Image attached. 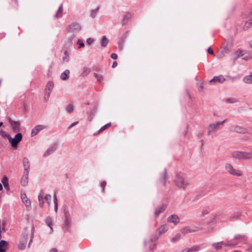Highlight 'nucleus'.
<instances>
[{
	"instance_id": "nucleus-1",
	"label": "nucleus",
	"mask_w": 252,
	"mask_h": 252,
	"mask_svg": "<svg viewBox=\"0 0 252 252\" xmlns=\"http://www.w3.org/2000/svg\"><path fill=\"white\" fill-rule=\"evenodd\" d=\"M232 157L239 160H249L252 158V151H235L232 153Z\"/></svg>"
},
{
	"instance_id": "nucleus-2",
	"label": "nucleus",
	"mask_w": 252,
	"mask_h": 252,
	"mask_svg": "<svg viewBox=\"0 0 252 252\" xmlns=\"http://www.w3.org/2000/svg\"><path fill=\"white\" fill-rule=\"evenodd\" d=\"M174 182L178 188L184 189H186L189 185L188 181L185 180L184 178L179 174L176 175Z\"/></svg>"
},
{
	"instance_id": "nucleus-3",
	"label": "nucleus",
	"mask_w": 252,
	"mask_h": 252,
	"mask_svg": "<svg viewBox=\"0 0 252 252\" xmlns=\"http://www.w3.org/2000/svg\"><path fill=\"white\" fill-rule=\"evenodd\" d=\"M227 119H225L221 122H217L216 123H212L209 125L208 127V135H209L211 133L217 131L220 128L221 126L226 122Z\"/></svg>"
},
{
	"instance_id": "nucleus-4",
	"label": "nucleus",
	"mask_w": 252,
	"mask_h": 252,
	"mask_svg": "<svg viewBox=\"0 0 252 252\" xmlns=\"http://www.w3.org/2000/svg\"><path fill=\"white\" fill-rule=\"evenodd\" d=\"M29 237V233L27 231V228H25V231L23 232L22 238L17 245L18 248L20 250H24L26 248L27 240Z\"/></svg>"
},
{
	"instance_id": "nucleus-5",
	"label": "nucleus",
	"mask_w": 252,
	"mask_h": 252,
	"mask_svg": "<svg viewBox=\"0 0 252 252\" xmlns=\"http://www.w3.org/2000/svg\"><path fill=\"white\" fill-rule=\"evenodd\" d=\"M11 144V146L16 147L22 139V134L21 133H17L14 138H12L10 135H6Z\"/></svg>"
},
{
	"instance_id": "nucleus-6",
	"label": "nucleus",
	"mask_w": 252,
	"mask_h": 252,
	"mask_svg": "<svg viewBox=\"0 0 252 252\" xmlns=\"http://www.w3.org/2000/svg\"><path fill=\"white\" fill-rule=\"evenodd\" d=\"M226 171L230 174L235 176H241L243 175L241 170L234 168L230 163H226L225 166Z\"/></svg>"
},
{
	"instance_id": "nucleus-7",
	"label": "nucleus",
	"mask_w": 252,
	"mask_h": 252,
	"mask_svg": "<svg viewBox=\"0 0 252 252\" xmlns=\"http://www.w3.org/2000/svg\"><path fill=\"white\" fill-rule=\"evenodd\" d=\"M230 130L231 131L239 133H245L247 132V129L245 128L237 125L231 126Z\"/></svg>"
},
{
	"instance_id": "nucleus-8",
	"label": "nucleus",
	"mask_w": 252,
	"mask_h": 252,
	"mask_svg": "<svg viewBox=\"0 0 252 252\" xmlns=\"http://www.w3.org/2000/svg\"><path fill=\"white\" fill-rule=\"evenodd\" d=\"M81 28V27L78 23L74 22L68 25L66 30L68 32H74L80 30Z\"/></svg>"
},
{
	"instance_id": "nucleus-9",
	"label": "nucleus",
	"mask_w": 252,
	"mask_h": 252,
	"mask_svg": "<svg viewBox=\"0 0 252 252\" xmlns=\"http://www.w3.org/2000/svg\"><path fill=\"white\" fill-rule=\"evenodd\" d=\"M226 80V79L222 75L218 76H214L213 79H212L210 81V83H223Z\"/></svg>"
},
{
	"instance_id": "nucleus-10",
	"label": "nucleus",
	"mask_w": 252,
	"mask_h": 252,
	"mask_svg": "<svg viewBox=\"0 0 252 252\" xmlns=\"http://www.w3.org/2000/svg\"><path fill=\"white\" fill-rule=\"evenodd\" d=\"M46 126L44 125H37L33 128L31 132V136L33 137L37 134L38 132L45 128Z\"/></svg>"
},
{
	"instance_id": "nucleus-11",
	"label": "nucleus",
	"mask_w": 252,
	"mask_h": 252,
	"mask_svg": "<svg viewBox=\"0 0 252 252\" xmlns=\"http://www.w3.org/2000/svg\"><path fill=\"white\" fill-rule=\"evenodd\" d=\"M9 123L10 124L13 131L14 132H17L20 130V123L19 122L14 121L9 119Z\"/></svg>"
},
{
	"instance_id": "nucleus-12",
	"label": "nucleus",
	"mask_w": 252,
	"mask_h": 252,
	"mask_svg": "<svg viewBox=\"0 0 252 252\" xmlns=\"http://www.w3.org/2000/svg\"><path fill=\"white\" fill-rule=\"evenodd\" d=\"M167 221L169 222L173 223L174 224H177L180 222V219L179 217L175 214L171 215L167 218Z\"/></svg>"
},
{
	"instance_id": "nucleus-13",
	"label": "nucleus",
	"mask_w": 252,
	"mask_h": 252,
	"mask_svg": "<svg viewBox=\"0 0 252 252\" xmlns=\"http://www.w3.org/2000/svg\"><path fill=\"white\" fill-rule=\"evenodd\" d=\"M54 88V83L52 81H49L46 86L45 92H46V95H47V99L49 98L50 94Z\"/></svg>"
},
{
	"instance_id": "nucleus-14",
	"label": "nucleus",
	"mask_w": 252,
	"mask_h": 252,
	"mask_svg": "<svg viewBox=\"0 0 252 252\" xmlns=\"http://www.w3.org/2000/svg\"><path fill=\"white\" fill-rule=\"evenodd\" d=\"M23 164L24 168V172H29L30 168V163L29 159L25 157L23 160Z\"/></svg>"
},
{
	"instance_id": "nucleus-15",
	"label": "nucleus",
	"mask_w": 252,
	"mask_h": 252,
	"mask_svg": "<svg viewBox=\"0 0 252 252\" xmlns=\"http://www.w3.org/2000/svg\"><path fill=\"white\" fill-rule=\"evenodd\" d=\"M21 199L27 208L31 207V201L25 193L21 194Z\"/></svg>"
},
{
	"instance_id": "nucleus-16",
	"label": "nucleus",
	"mask_w": 252,
	"mask_h": 252,
	"mask_svg": "<svg viewBox=\"0 0 252 252\" xmlns=\"http://www.w3.org/2000/svg\"><path fill=\"white\" fill-rule=\"evenodd\" d=\"M29 172H24L21 183L22 186H26L28 183Z\"/></svg>"
},
{
	"instance_id": "nucleus-17",
	"label": "nucleus",
	"mask_w": 252,
	"mask_h": 252,
	"mask_svg": "<svg viewBox=\"0 0 252 252\" xmlns=\"http://www.w3.org/2000/svg\"><path fill=\"white\" fill-rule=\"evenodd\" d=\"M168 230V226L167 224L161 225L157 230L159 235H161Z\"/></svg>"
},
{
	"instance_id": "nucleus-18",
	"label": "nucleus",
	"mask_w": 252,
	"mask_h": 252,
	"mask_svg": "<svg viewBox=\"0 0 252 252\" xmlns=\"http://www.w3.org/2000/svg\"><path fill=\"white\" fill-rule=\"evenodd\" d=\"M185 249L187 252H197L201 249V246L200 245H195L191 248Z\"/></svg>"
},
{
	"instance_id": "nucleus-19",
	"label": "nucleus",
	"mask_w": 252,
	"mask_h": 252,
	"mask_svg": "<svg viewBox=\"0 0 252 252\" xmlns=\"http://www.w3.org/2000/svg\"><path fill=\"white\" fill-rule=\"evenodd\" d=\"M231 51V45L230 46H226L224 47L220 53V57H223L225 55L228 54Z\"/></svg>"
},
{
	"instance_id": "nucleus-20",
	"label": "nucleus",
	"mask_w": 252,
	"mask_h": 252,
	"mask_svg": "<svg viewBox=\"0 0 252 252\" xmlns=\"http://www.w3.org/2000/svg\"><path fill=\"white\" fill-rule=\"evenodd\" d=\"M249 18V20H248L245 23V26H244V28L245 30L248 29L251 26H252V10L250 12Z\"/></svg>"
},
{
	"instance_id": "nucleus-21",
	"label": "nucleus",
	"mask_w": 252,
	"mask_h": 252,
	"mask_svg": "<svg viewBox=\"0 0 252 252\" xmlns=\"http://www.w3.org/2000/svg\"><path fill=\"white\" fill-rule=\"evenodd\" d=\"M234 239L236 240H239L240 242H245L248 240V237L245 235H236L234 236Z\"/></svg>"
},
{
	"instance_id": "nucleus-22",
	"label": "nucleus",
	"mask_w": 252,
	"mask_h": 252,
	"mask_svg": "<svg viewBox=\"0 0 252 252\" xmlns=\"http://www.w3.org/2000/svg\"><path fill=\"white\" fill-rule=\"evenodd\" d=\"M243 81L247 84H252V72H251L249 75L245 76L243 78Z\"/></svg>"
},
{
	"instance_id": "nucleus-23",
	"label": "nucleus",
	"mask_w": 252,
	"mask_h": 252,
	"mask_svg": "<svg viewBox=\"0 0 252 252\" xmlns=\"http://www.w3.org/2000/svg\"><path fill=\"white\" fill-rule=\"evenodd\" d=\"M246 53V51L242 50H238L234 53V55L235 56L234 60H236L238 58L243 56Z\"/></svg>"
},
{
	"instance_id": "nucleus-24",
	"label": "nucleus",
	"mask_w": 252,
	"mask_h": 252,
	"mask_svg": "<svg viewBox=\"0 0 252 252\" xmlns=\"http://www.w3.org/2000/svg\"><path fill=\"white\" fill-rule=\"evenodd\" d=\"M165 208V206L163 205H162L158 207L157 208L155 212V215L156 217H158L159 214L163 212Z\"/></svg>"
},
{
	"instance_id": "nucleus-25",
	"label": "nucleus",
	"mask_w": 252,
	"mask_h": 252,
	"mask_svg": "<svg viewBox=\"0 0 252 252\" xmlns=\"http://www.w3.org/2000/svg\"><path fill=\"white\" fill-rule=\"evenodd\" d=\"M63 12V4L62 3L60 5L56 14L54 16L55 18H61L62 16Z\"/></svg>"
},
{
	"instance_id": "nucleus-26",
	"label": "nucleus",
	"mask_w": 252,
	"mask_h": 252,
	"mask_svg": "<svg viewBox=\"0 0 252 252\" xmlns=\"http://www.w3.org/2000/svg\"><path fill=\"white\" fill-rule=\"evenodd\" d=\"M70 71L68 69L65 70L61 75V78L63 80H66L69 76Z\"/></svg>"
},
{
	"instance_id": "nucleus-27",
	"label": "nucleus",
	"mask_w": 252,
	"mask_h": 252,
	"mask_svg": "<svg viewBox=\"0 0 252 252\" xmlns=\"http://www.w3.org/2000/svg\"><path fill=\"white\" fill-rule=\"evenodd\" d=\"M8 244L6 241L1 240L0 241V252H5Z\"/></svg>"
},
{
	"instance_id": "nucleus-28",
	"label": "nucleus",
	"mask_w": 252,
	"mask_h": 252,
	"mask_svg": "<svg viewBox=\"0 0 252 252\" xmlns=\"http://www.w3.org/2000/svg\"><path fill=\"white\" fill-rule=\"evenodd\" d=\"M131 18V15L130 14V13L129 12H127V13H126L124 16H123V19H122V22L124 24H126L127 21L130 19Z\"/></svg>"
},
{
	"instance_id": "nucleus-29",
	"label": "nucleus",
	"mask_w": 252,
	"mask_h": 252,
	"mask_svg": "<svg viewBox=\"0 0 252 252\" xmlns=\"http://www.w3.org/2000/svg\"><path fill=\"white\" fill-rule=\"evenodd\" d=\"M45 222L46 224L50 228L51 233L53 232V229L52 227V221L51 218L50 217H47L45 219Z\"/></svg>"
},
{
	"instance_id": "nucleus-30",
	"label": "nucleus",
	"mask_w": 252,
	"mask_h": 252,
	"mask_svg": "<svg viewBox=\"0 0 252 252\" xmlns=\"http://www.w3.org/2000/svg\"><path fill=\"white\" fill-rule=\"evenodd\" d=\"M38 201H39V205L40 207L41 208H43V206H44V197L43 194L42 193H40L38 195Z\"/></svg>"
},
{
	"instance_id": "nucleus-31",
	"label": "nucleus",
	"mask_w": 252,
	"mask_h": 252,
	"mask_svg": "<svg viewBox=\"0 0 252 252\" xmlns=\"http://www.w3.org/2000/svg\"><path fill=\"white\" fill-rule=\"evenodd\" d=\"M109 39L105 35L102 36L101 40V46L103 47H106L109 42Z\"/></svg>"
},
{
	"instance_id": "nucleus-32",
	"label": "nucleus",
	"mask_w": 252,
	"mask_h": 252,
	"mask_svg": "<svg viewBox=\"0 0 252 252\" xmlns=\"http://www.w3.org/2000/svg\"><path fill=\"white\" fill-rule=\"evenodd\" d=\"M195 231V229H194L193 228H190L189 227H184L181 230V232L184 234L194 232Z\"/></svg>"
},
{
	"instance_id": "nucleus-33",
	"label": "nucleus",
	"mask_w": 252,
	"mask_h": 252,
	"mask_svg": "<svg viewBox=\"0 0 252 252\" xmlns=\"http://www.w3.org/2000/svg\"><path fill=\"white\" fill-rule=\"evenodd\" d=\"M55 148H56L55 147H50L49 149H47V150L44 154L43 156L44 157H48V156L50 155L55 150Z\"/></svg>"
},
{
	"instance_id": "nucleus-34",
	"label": "nucleus",
	"mask_w": 252,
	"mask_h": 252,
	"mask_svg": "<svg viewBox=\"0 0 252 252\" xmlns=\"http://www.w3.org/2000/svg\"><path fill=\"white\" fill-rule=\"evenodd\" d=\"M90 68L87 67H84L83 68L82 72L81 74V76L83 77L87 76L90 73Z\"/></svg>"
},
{
	"instance_id": "nucleus-35",
	"label": "nucleus",
	"mask_w": 252,
	"mask_h": 252,
	"mask_svg": "<svg viewBox=\"0 0 252 252\" xmlns=\"http://www.w3.org/2000/svg\"><path fill=\"white\" fill-rule=\"evenodd\" d=\"M223 242H217L213 243L212 246L213 247L215 248L217 250H219L221 249Z\"/></svg>"
},
{
	"instance_id": "nucleus-36",
	"label": "nucleus",
	"mask_w": 252,
	"mask_h": 252,
	"mask_svg": "<svg viewBox=\"0 0 252 252\" xmlns=\"http://www.w3.org/2000/svg\"><path fill=\"white\" fill-rule=\"evenodd\" d=\"M28 233H29V236L30 235V237H31V239L30 240V241H29V244H28V247L30 248L31 247V244L32 242V240L33 238V235H34L33 228H32V229L30 231V232H28Z\"/></svg>"
},
{
	"instance_id": "nucleus-37",
	"label": "nucleus",
	"mask_w": 252,
	"mask_h": 252,
	"mask_svg": "<svg viewBox=\"0 0 252 252\" xmlns=\"http://www.w3.org/2000/svg\"><path fill=\"white\" fill-rule=\"evenodd\" d=\"M94 75L99 83L101 82L103 80V77L102 75L96 73H94Z\"/></svg>"
},
{
	"instance_id": "nucleus-38",
	"label": "nucleus",
	"mask_w": 252,
	"mask_h": 252,
	"mask_svg": "<svg viewBox=\"0 0 252 252\" xmlns=\"http://www.w3.org/2000/svg\"><path fill=\"white\" fill-rule=\"evenodd\" d=\"M44 199L47 203L48 206L51 204V196L50 194H47L44 196Z\"/></svg>"
},
{
	"instance_id": "nucleus-39",
	"label": "nucleus",
	"mask_w": 252,
	"mask_h": 252,
	"mask_svg": "<svg viewBox=\"0 0 252 252\" xmlns=\"http://www.w3.org/2000/svg\"><path fill=\"white\" fill-rule=\"evenodd\" d=\"M238 244L237 242H233L232 241H228L224 244L225 247H234Z\"/></svg>"
},
{
	"instance_id": "nucleus-40",
	"label": "nucleus",
	"mask_w": 252,
	"mask_h": 252,
	"mask_svg": "<svg viewBox=\"0 0 252 252\" xmlns=\"http://www.w3.org/2000/svg\"><path fill=\"white\" fill-rule=\"evenodd\" d=\"M99 10V7H97L96 8L94 9L92 11L91 13V16L92 18H94L96 16Z\"/></svg>"
},
{
	"instance_id": "nucleus-41",
	"label": "nucleus",
	"mask_w": 252,
	"mask_h": 252,
	"mask_svg": "<svg viewBox=\"0 0 252 252\" xmlns=\"http://www.w3.org/2000/svg\"><path fill=\"white\" fill-rule=\"evenodd\" d=\"M225 78L226 79V80H230L232 82L238 79L236 76H231L230 75H226Z\"/></svg>"
},
{
	"instance_id": "nucleus-42",
	"label": "nucleus",
	"mask_w": 252,
	"mask_h": 252,
	"mask_svg": "<svg viewBox=\"0 0 252 252\" xmlns=\"http://www.w3.org/2000/svg\"><path fill=\"white\" fill-rule=\"evenodd\" d=\"M227 103H236L239 101L238 99L236 98H227L226 100Z\"/></svg>"
},
{
	"instance_id": "nucleus-43",
	"label": "nucleus",
	"mask_w": 252,
	"mask_h": 252,
	"mask_svg": "<svg viewBox=\"0 0 252 252\" xmlns=\"http://www.w3.org/2000/svg\"><path fill=\"white\" fill-rule=\"evenodd\" d=\"M1 182L4 187H7L8 186V179L6 176L3 177Z\"/></svg>"
},
{
	"instance_id": "nucleus-44",
	"label": "nucleus",
	"mask_w": 252,
	"mask_h": 252,
	"mask_svg": "<svg viewBox=\"0 0 252 252\" xmlns=\"http://www.w3.org/2000/svg\"><path fill=\"white\" fill-rule=\"evenodd\" d=\"M166 176H167V171H166V169H165L164 171L163 174V179L161 181L162 184L164 186L166 185L165 179H166Z\"/></svg>"
},
{
	"instance_id": "nucleus-45",
	"label": "nucleus",
	"mask_w": 252,
	"mask_h": 252,
	"mask_svg": "<svg viewBox=\"0 0 252 252\" xmlns=\"http://www.w3.org/2000/svg\"><path fill=\"white\" fill-rule=\"evenodd\" d=\"M181 238V235L179 233L177 234L174 237L171 239V242H175L178 241Z\"/></svg>"
},
{
	"instance_id": "nucleus-46",
	"label": "nucleus",
	"mask_w": 252,
	"mask_h": 252,
	"mask_svg": "<svg viewBox=\"0 0 252 252\" xmlns=\"http://www.w3.org/2000/svg\"><path fill=\"white\" fill-rule=\"evenodd\" d=\"M54 203L55 206V211L56 212L58 211V200L56 195L54 196Z\"/></svg>"
},
{
	"instance_id": "nucleus-47",
	"label": "nucleus",
	"mask_w": 252,
	"mask_h": 252,
	"mask_svg": "<svg viewBox=\"0 0 252 252\" xmlns=\"http://www.w3.org/2000/svg\"><path fill=\"white\" fill-rule=\"evenodd\" d=\"M64 216L65 219L68 220V219H70V214L69 211L67 210H65L64 212Z\"/></svg>"
},
{
	"instance_id": "nucleus-48",
	"label": "nucleus",
	"mask_w": 252,
	"mask_h": 252,
	"mask_svg": "<svg viewBox=\"0 0 252 252\" xmlns=\"http://www.w3.org/2000/svg\"><path fill=\"white\" fill-rule=\"evenodd\" d=\"M73 110V105L72 103L69 104L67 107V111L69 113H71Z\"/></svg>"
},
{
	"instance_id": "nucleus-49",
	"label": "nucleus",
	"mask_w": 252,
	"mask_h": 252,
	"mask_svg": "<svg viewBox=\"0 0 252 252\" xmlns=\"http://www.w3.org/2000/svg\"><path fill=\"white\" fill-rule=\"evenodd\" d=\"M77 43L79 45V48H83L85 46L84 43H83V41L81 40V39H78Z\"/></svg>"
},
{
	"instance_id": "nucleus-50",
	"label": "nucleus",
	"mask_w": 252,
	"mask_h": 252,
	"mask_svg": "<svg viewBox=\"0 0 252 252\" xmlns=\"http://www.w3.org/2000/svg\"><path fill=\"white\" fill-rule=\"evenodd\" d=\"M111 125L110 123H108L106 125L103 126H102L100 129L99 130V132H100L102 131H103L104 130H105L108 126H110Z\"/></svg>"
},
{
	"instance_id": "nucleus-51",
	"label": "nucleus",
	"mask_w": 252,
	"mask_h": 252,
	"mask_svg": "<svg viewBox=\"0 0 252 252\" xmlns=\"http://www.w3.org/2000/svg\"><path fill=\"white\" fill-rule=\"evenodd\" d=\"M158 239V236L156 235H153L150 238V241L152 242L156 241Z\"/></svg>"
},
{
	"instance_id": "nucleus-52",
	"label": "nucleus",
	"mask_w": 252,
	"mask_h": 252,
	"mask_svg": "<svg viewBox=\"0 0 252 252\" xmlns=\"http://www.w3.org/2000/svg\"><path fill=\"white\" fill-rule=\"evenodd\" d=\"M78 124V122H75L73 123H72L67 128V129H70V128H71L72 127H73L74 126H76V125H77Z\"/></svg>"
},
{
	"instance_id": "nucleus-53",
	"label": "nucleus",
	"mask_w": 252,
	"mask_h": 252,
	"mask_svg": "<svg viewBox=\"0 0 252 252\" xmlns=\"http://www.w3.org/2000/svg\"><path fill=\"white\" fill-rule=\"evenodd\" d=\"M94 41V40L92 38H89L87 39L86 43L87 44L90 45Z\"/></svg>"
},
{
	"instance_id": "nucleus-54",
	"label": "nucleus",
	"mask_w": 252,
	"mask_h": 252,
	"mask_svg": "<svg viewBox=\"0 0 252 252\" xmlns=\"http://www.w3.org/2000/svg\"><path fill=\"white\" fill-rule=\"evenodd\" d=\"M111 58L113 59L116 60L118 58V55L116 53H112L111 55Z\"/></svg>"
},
{
	"instance_id": "nucleus-55",
	"label": "nucleus",
	"mask_w": 252,
	"mask_h": 252,
	"mask_svg": "<svg viewBox=\"0 0 252 252\" xmlns=\"http://www.w3.org/2000/svg\"><path fill=\"white\" fill-rule=\"evenodd\" d=\"M0 133L1 134V136L3 137H6V135H9V134H6L4 131L3 130H0Z\"/></svg>"
},
{
	"instance_id": "nucleus-56",
	"label": "nucleus",
	"mask_w": 252,
	"mask_h": 252,
	"mask_svg": "<svg viewBox=\"0 0 252 252\" xmlns=\"http://www.w3.org/2000/svg\"><path fill=\"white\" fill-rule=\"evenodd\" d=\"M71 222V219H68V220L65 219V225L68 226Z\"/></svg>"
},
{
	"instance_id": "nucleus-57",
	"label": "nucleus",
	"mask_w": 252,
	"mask_h": 252,
	"mask_svg": "<svg viewBox=\"0 0 252 252\" xmlns=\"http://www.w3.org/2000/svg\"><path fill=\"white\" fill-rule=\"evenodd\" d=\"M156 248V244H153L150 246L149 249L151 251L154 250Z\"/></svg>"
},
{
	"instance_id": "nucleus-58",
	"label": "nucleus",
	"mask_w": 252,
	"mask_h": 252,
	"mask_svg": "<svg viewBox=\"0 0 252 252\" xmlns=\"http://www.w3.org/2000/svg\"><path fill=\"white\" fill-rule=\"evenodd\" d=\"M207 51H208V53L212 54V55H214V52L211 48H209L207 50Z\"/></svg>"
},
{
	"instance_id": "nucleus-59",
	"label": "nucleus",
	"mask_w": 252,
	"mask_h": 252,
	"mask_svg": "<svg viewBox=\"0 0 252 252\" xmlns=\"http://www.w3.org/2000/svg\"><path fill=\"white\" fill-rule=\"evenodd\" d=\"M117 65H118L117 62L116 61H115L113 63L112 67L113 68H115V67H116L117 66Z\"/></svg>"
},
{
	"instance_id": "nucleus-60",
	"label": "nucleus",
	"mask_w": 252,
	"mask_h": 252,
	"mask_svg": "<svg viewBox=\"0 0 252 252\" xmlns=\"http://www.w3.org/2000/svg\"><path fill=\"white\" fill-rule=\"evenodd\" d=\"M106 185V182L105 181H103L101 184V186L103 188L102 189L104 190V188Z\"/></svg>"
},
{
	"instance_id": "nucleus-61",
	"label": "nucleus",
	"mask_w": 252,
	"mask_h": 252,
	"mask_svg": "<svg viewBox=\"0 0 252 252\" xmlns=\"http://www.w3.org/2000/svg\"><path fill=\"white\" fill-rule=\"evenodd\" d=\"M63 59V61H65V62L68 61V60H69L68 57H67V56L64 57Z\"/></svg>"
},
{
	"instance_id": "nucleus-62",
	"label": "nucleus",
	"mask_w": 252,
	"mask_h": 252,
	"mask_svg": "<svg viewBox=\"0 0 252 252\" xmlns=\"http://www.w3.org/2000/svg\"><path fill=\"white\" fill-rule=\"evenodd\" d=\"M49 252H58V250L56 248L52 249Z\"/></svg>"
},
{
	"instance_id": "nucleus-63",
	"label": "nucleus",
	"mask_w": 252,
	"mask_h": 252,
	"mask_svg": "<svg viewBox=\"0 0 252 252\" xmlns=\"http://www.w3.org/2000/svg\"><path fill=\"white\" fill-rule=\"evenodd\" d=\"M44 100L46 102H47L48 100V98L47 99V95H46V92H45V94L44 96Z\"/></svg>"
},
{
	"instance_id": "nucleus-64",
	"label": "nucleus",
	"mask_w": 252,
	"mask_h": 252,
	"mask_svg": "<svg viewBox=\"0 0 252 252\" xmlns=\"http://www.w3.org/2000/svg\"><path fill=\"white\" fill-rule=\"evenodd\" d=\"M249 44L250 47L252 48V41L249 42Z\"/></svg>"
}]
</instances>
